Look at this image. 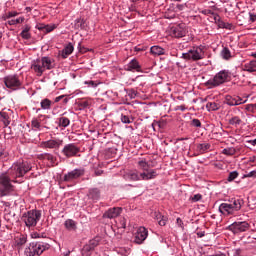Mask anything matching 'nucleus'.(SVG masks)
<instances>
[{
    "mask_svg": "<svg viewBox=\"0 0 256 256\" xmlns=\"http://www.w3.org/2000/svg\"><path fill=\"white\" fill-rule=\"evenodd\" d=\"M29 171H31V164L27 161L19 160L12 164V166L7 170V173L10 175L12 181L21 183V180L18 179H23Z\"/></svg>",
    "mask_w": 256,
    "mask_h": 256,
    "instance_id": "obj_1",
    "label": "nucleus"
},
{
    "mask_svg": "<svg viewBox=\"0 0 256 256\" xmlns=\"http://www.w3.org/2000/svg\"><path fill=\"white\" fill-rule=\"evenodd\" d=\"M55 68V60L49 56L36 59L31 64V69L36 73L37 77H41L45 71H51Z\"/></svg>",
    "mask_w": 256,
    "mask_h": 256,
    "instance_id": "obj_2",
    "label": "nucleus"
},
{
    "mask_svg": "<svg viewBox=\"0 0 256 256\" xmlns=\"http://www.w3.org/2000/svg\"><path fill=\"white\" fill-rule=\"evenodd\" d=\"M243 206V200L232 198L228 202L220 204L218 211L221 215L229 216L235 215L237 211H241V207Z\"/></svg>",
    "mask_w": 256,
    "mask_h": 256,
    "instance_id": "obj_3",
    "label": "nucleus"
},
{
    "mask_svg": "<svg viewBox=\"0 0 256 256\" xmlns=\"http://www.w3.org/2000/svg\"><path fill=\"white\" fill-rule=\"evenodd\" d=\"M157 170H150L149 172H142L139 174L137 170L126 173L125 177L129 181H151L157 177Z\"/></svg>",
    "mask_w": 256,
    "mask_h": 256,
    "instance_id": "obj_4",
    "label": "nucleus"
},
{
    "mask_svg": "<svg viewBox=\"0 0 256 256\" xmlns=\"http://www.w3.org/2000/svg\"><path fill=\"white\" fill-rule=\"evenodd\" d=\"M50 245L44 242H32L24 250L26 256H41L44 251L49 249Z\"/></svg>",
    "mask_w": 256,
    "mask_h": 256,
    "instance_id": "obj_5",
    "label": "nucleus"
},
{
    "mask_svg": "<svg viewBox=\"0 0 256 256\" xmlns=\"http://www.w3.org/2000/svg\"><path fill=\"white\" fill-rule=\"evenodd\" d=\"M231 77H233V74L229 72L228 70H222L218 72L214 79H210L206 82V85L208 87H219V85H223V83H227V81H231Z\"/></svg>",
    "mask_w": 256,
    "mask_h": 256,
    "instance_id": "obj_6",
    "label": "nucleus"
},
{
    "mask_svg": "<svg viewBox=\"0 0 256 256\" xmlns=\"http://www.w3.org/2000/svg\"><path fill=\"white\" fill-rule=\"evenodd\" d=\"M181 58L186 61H201L205 59V51L201 46H193L187 52L182 53Z\"/></svg>",
    "mask_w": 256,
    "mask_h": 256,
    "instance_id": "obj_7",
    "label": "nucleus"
},
{
    "mask_svg": "<svg viewBox=\"0 0 256 256\" xmlns=\"http://www.w3.org/2000/svg\"><path fill=\"white\" fill-rule=\"evenodd\" d=\"M13 183H15V181H13V178H11L8 172L2 173L0 175V193H2V195H9V193L15 191Z\"/></svg>",
    "mask_w": 256,
    "mask_h": 256,
    "instance_id": "obj_8",
    "label": "nucleus"
},
{
    "mask_svg": "<svg viewBox=\"0 0 256 256\" xmlns=\"http://www.w3.org/2000/svg\"><path fill=\"white\" fill-rule=\"evenodd\" d=\"M22 219L26 227H35L39 219H41V212H39L38 210H30L27 213L23 214Z\"/></svg>",
    "mask_w": 256,
    "mask_h": 256,
    "instance_id": "obj_9",
    "label": "nucleus"
},
{
    "mask_svg": "<svg viewBox=\"0 0 256 256\" xmlns=\"http://www.w3.org/2000/svg\"><path fill=\"white\" fill-rule=\"evenodd\" d=\"M4 84L7 89H11V91H18L23 87V83L19 79L17 75H8L4 77Z\"/></svg>",
    "mask_w": 256,
    "mask_h": 256,
    "instance_id": "obj_10",
    "label": "nucleus"
},
{
    "mask_svg": "<svg viewBox=\"0 0 256 256\" xmlns=\"http://www.w3.org/2000/svg\"><path fill=\"white\" fill-rule=\"evenodd\" d=\"M85 175V169L76 168L68 173H66L63 177V181L66 183H73V181L79 179V177H83Z\"/></svg>",
    "mask_w": 256,
    "mask_h": 256,
    "instance_id": "obj_11",
    "label": "nucleus"
},
{
    "mask_svg": "<svg viewBox=\"0 0 256 256\" xmlns=\"http://www.w3.org/2000/svg\"><path fill=\"white\" fill-rule=\"evenodd\" d=\"M249 224L247 221L242 222H234L229 226L230 231L234 233V235H239V233H245V231H249Z\"/></svg>",
    "mask_w": 256,
    "mask_h": 256,
    "instance_id": "obj_12",
    "label": "nucleus"
},
{
    "mask_svg": "<svg viewBox=\"0 0 256 256\" xmlns=\"http://www.w3.org/2000/svg\"><path fill=\"white\" fill-rule=\"evenodd\" d=\"M170 35L175 37V39H181L187 35V26L185 24H179L173 26L170 31Z\"/></svg>",
    "mask_w": 256,
    "mask_h": 256,
    "instance_id": "obj_13",
    "label": "nucleus"
},
{
    "mask_svg": "<svg viewBox=\"0 0 256 256\" xmlns=\"http://www.w3.org/2000/svg\"><path fill=\"white\" fill-rule=\"evenodd\" d=\"M79 151L80 149L75 143H69L63 147L62 154L64 157H67V159H70V157H75Z\"/></svg>",
    "mask_w": 256,
    "mask_h": 256,
    "instance_id": "obj_14",
    "label": "nucleus"
},
{
    "mask_svg": "<svg viewBox=\"0 0 256 256\" xmlns=\"http://www.w3.org/2000/svg\"><path fill=\"white\" fill-rule=\"evenodd\" d=\"M62 145L63 140L61 139H50L40 143L41 149H59Z\"/></svg>",
    "mask_w": 256,
    "mask_h": 256,
    "instance_id": "obj_15",
    "label": "nucleus"
},
{
    "mask_svg": "<svg viewBox=\"0 0 256 256\" xmlns=\"http://www.w3.org/2000/svg\"><path fill=\"white\" fill-rule=\"evenodd\" d=\"M149 235V231H147V228L145 227H140L137 229L136 234H135V243H137L138 245H141V243H143V241H145V239H147Z\"/></svg>",
    "mask_w": 256,
    "mask_h": 256,
    "instance_id": "obj_16",
    "label": "nucleus"
},
{
    "mask_svg": "<svg viewBox=\"0 0 256 256\" xmlns=\"http://www.w3.org/2000/svg\"><path fill=\"white\" fill-rule=\"evenodd\" d=\"M123 209L121 207L109 208L104 214L103 219H115L121 215Z\"/></svg>",
    "mask_w": 256,
    "mask_h": 256,
    "instance_id": "obj_17",
    "label": "nucleus"
},
{
    "mask_svg": "<svg viewBox=\"0 0 256 256\" xmlns=\"http://www.w3.org/2000/svg\"><path fill=\"white\" fill-rule=\"evenodd\" d=\"M225 101H226V105H229L230 107L243 105V103L247 102V100L243 101L239 96H231V95H227L225 98Z\"/></svg>",
    "mask_w": 256,
    "mask_h": 256,
    "instance_id": "obj_18",
    "label": "nucleus"
},
{
    "mask_svg": "<svg viewBox=\"0 0 256 256\" xmlns=\"http://www.w3.org/2000/svg\"><path fill=\"white\" fill-rule=\"evenodd\" d=\"M13 112L11 110L4 109L0 111V117L2 118V123L4 124V127H9L11 125V115Z\"/></svg>",
    "mask_w": 256,
    "mask_h": 256,
    "instance_id": "obj_19",
    "label": "nucleus"
},
{
    "mask_svg": "<svg viewBox=\"0 0 256 256\" xmlns=\"http://www.w3.org/2000/svg\"><path fill=\"white\" fill-rule=\"evenodd\" d=\"M87 195L88 199L99 201V199H101V190H99V188H90Z\"/></svg>",
    "mask_w": 256,
    "mask_h": 256,
    "instance_id": "obj_20",
    "label": "nucleus"
},
{
    "mask_svg": "<svg viewBox=\"0 0 256 256\" xmlns=\"http://www.w3.org/2000/svg\"><path fill=\"white\" fill-rule=\"evenodd\" d=\"M126 71H141V65H139V61L136 59L131 60L126 66H125Z\"/></svg>",
    "mask_w": 256,
    "mask_h": 256,
    "instance_id": "obj_21",
    "label": "nucleus"
},
{
    "mask_svg": "<svg viewBox=\"0 0 256 256\" xmlns=\"http://www.w3.org/2000/svg\"><path fill=\"white\" fill-rule=\"evenodd\" d=\"M220 57L224 61H231V59H233V53H231V50H229L227 47H224L220 52Z\"/></svg>",
    "mask_w": 256,
    "mask_h": 256,
    "instance_id": "obj_22",
    "label": "nucleus"
},
{
    "mask_svg": "<svg viewBox=\"0 0 256 256\" xmlns=\"http://www.w3.org/2000/svg\"><path fill=\"white\" fill-rule=\"evenodd\" d=\"M64 227L67 231H77V221L73 219H67L64 222Z\"/></svg>",
    "mask_w": 256,
    "mask_h": 256,
    "instance_id": "obj_23",
    "label": "nucleus"
},
{
    "mask_svg": "<svg viewBox=\"0 0 256 256\" xmlns=\"http://www.w3.org/2000/svg\"><path fill=\"white\" fill-rule=\"evenodd\" d=\"M243 71H247L248 73H255L256 72V60H252V61L244 64Z\"/></svg>",
    "mask_w": 256,
    "mask_h": 256,
    "instance_id": "obj_24",
    "label": "nucleus"
},
{
    "mask_svg": "<svg viewBox=\"0 0 256 256\" xmlns=\"http://www.w3.org/2000/svg\"><path fill=\"white\" fill-rule=\"evenodd\" d=\"M138 167L143 171V173H149L152 169H149L151 166L149 165V162L147 160L142 159L138 161Z\"/></svg>",
    "mask_w": 256,
    "mask_h": 256,
    "instance_id": "obj_25",
    "label": "nucleus"
},
{
    "mask_svg": "<svg viewBox=\"0 0 256 256\" xmlns=\"http://www.w3.org/2000/svg\"><path fill=\"white\" fill-rule=\"evenodd\" d=\"M74 47L72 44H68L65 46V48L60 52V55L63 59H67L68 55H71L73 53Z\"/></svg>",
    "mask_w": 256,
    "mask_h": 256,
    "instance_id": "obj_26",
    "label": "nucleus"
},
{
    "mask_svg": "<svg viewBox=\"0 0 256 256\" xmlns=\"http://www.w3.org/2000/svg\"><path fill=\"white\" fill-rule=\"evenodd\" d=\"M150 53L155 56L165 55V48H162L161 46H152L150 48Z\"/></svg>",
    "mask_w": 256,
    "mask_h": 256,
    "instance_id": "obj_27",
    "label": "nucleus"
},
{
    "mask_svg": "<svg viewBox=\"0 0 256 256\" xmlns=\"http://www.w3.org/2000/svg\"><path fill=\"white\" fill-rule=\"evenodd\" d=\"M31 26H29L28 24H26L23 28V30L20 33V36L22 37V39H30L31 38Z\"/></svg>",
    "mask_w": 256,
    "mask_h": 256,
    "instance_id": "obj_28",
    "label": "nucleus"
},
{
    "mask_svg": "<svg viewBox=\"0 0 256 256\" xmlns=\"http://www.w3.org/2000/svg\"><path fill=\"white\" fill-rule=\"evenodd\" d=\"M41 119L33 118L31 120V129L32 131H41Z\"/></svg>",
    "mask_w": 256,
    "mask_h": 256,
    "instance_id": "obj_29",
    "label": "nucleus"
},
{
    "mask_svg": "<svg viewBox=\"0 0 256 256\" xmlns=\"http://www.w3.org/2000/svg\"><path fill=\"white\" fill-rule=\"evenodd\" d=\"M52 105H53V101L49 100L48 98H45L40 102L41 109H43L44 111H49Z\"/></svg>",
    "mask_w": 256,
    "mask_h": 256,
    "instance_id": "obj_30",
    "label": "nucleus"
},
{
    "mask_svg": "<svg viewBox=\"0 0 256 256\" xmlns=\"http://www.w3.org/2000/svg\"><path fill=\"white\" fill-rule=\"evenodd\" d=\"M206 109L209 112H211V111H219V109H221V104H219V102H208L206 104Z\"/></svg>",
    "mask_w": 256,
    "mask_h": 256,
    "instance_id": "obj_31",
    "label": "nucleus"
},
{
    "mask_svg": "<svg viewBox=\"0 0 256 256\" xmlns=\"http://www.w3.org/2000/svg\"><path fill=\"white\" fill-rule=\"evenodd\" d=\"M229 125H232L233 127H239L241 123H243V120L239 116H232L229 121Z\"/></svg>",
    "mask_w": 256,
    "mask_h": 256,
    "instance_id": "obj_32",
    "label": "nucleus"
},
{
    "mask_svg": "<svg viewBox=\"0 0 256 256\" xmlns=\"http://www.w3.org/2000/svg\"><path fill=\"white\" fill-rule=\"evenodd\" d=\"M42 159L45 161H49L50 165H55L56 158L53 156V154L50 153H44L42 154Z\"/></svg>",
    "mask_w": 256,
    "mask_h": 256,
    "instance_id": "obj_33",
    "label": "nucleus"
},
{
    "mask_svg": "<svg viewBox=\"0 0 256 256\" xmlns=\"http://www.w3.org/2000/svg\"><path fill=\"white\" fill-rule=\"evenodd\" d=\"M116 227H118V229H126L127 219L125 217L119 218L118 221L116 222Z\"/></svg>",
    "mask_w": 256,
    "mask_h": 256,
    "instance_id": "obj_34",
    "label": "nucleus"
},
{
    "mask_svg": "<svg viewBox=\"0 0 256 256\" xmlns=\"http://www.w3.org/2000/svg\"><path fill=\"white\" fill-rule=\"evenodd\" d=\"M69 125H71V120H69V118L67 117H60L59 118V127H69Z\"/></svg>",
    "mask_w": 256,
    "mask_h": 256,
    "instance_id": "obj_35",
    "label": "nucleus"
},
{
    "mask_svg": "<svg viewBox=\"0 0 256 256\" xmlns=\"http://www.w3.org/2000/svg\"><path fill=\"white\" fill-rule=\"evenodd\" d=\"M94 250H95V248H92L90 244H86V245H84V247L82 249V255L89 256V255H91V252H93Z\"/></svg>",
    "mask_w": 256,
    "mask_h": 256,
    "instance_id": "obj_36",
    "label": "nucleus"
},
{
    "mask_svg": "<svg viewBox=\"0 0 256 256\" xmlns=\"http://www.w3.org/2000/svg\"><path fill=\"white\" fill-rule=\"evenodd\" d=\"M19 15V12L17 11H10L2 16V21H7V19H11L13 17H17Z\"/></svg>",
    "mask_w": 256,
    "mask_h": 256,
    "instance_id": "obj_37",
    "label": "nucleus"
},
{
    "mask_svg": "<svg viewBox=\"0 0 256 256\" xmlns=\"http://www.w3.org/2000/svg\"><path fill=\"white\" fill-rule=\"evenodd\" d=\"M222 153H223V155L232 156L237 153V149H235L234 147L224 148L222 150Z\"/></svg>",
    "mask_w": 256,
    "mask_h": 256,
    "instance_id": "obj_38",
    "label": "nucleus"
},
{
    "mask_svg": "<svg viewBox=\"0 0 256 256\" xmlns=\"http://www.w3.org/2000/svg\"><path fill=\"white\" fill-rule=\"evenodd\" d=\"M25 21V17L20 16L17 19H12L8 21V25H19Z\"/></svg>",
    "mask_w": 256,
    "mask_h": 256,
    "instance_id": "obj_39",
    "label": "nucleus"
},
{
    "mask_svg": "<svg viewBox=\"0 0 256 256\" xmlns=\"http://www.w3.org/2000/svg\"><path fill=\"white\" fill-rule=\"evenodd\" d=\"M211 145L209 143L198 144L197 149L200 153H205V151L209 150Z\"/></svg>",
    "mask_w": 256,
    "mask_h": 256,
    "instance_id": "obj_40",
    "label": "nucleus"
},
{
    "mask_svg": "<svg viewBox=\"0 0 256 256\" xmlns=\"http://www.w3.org/2000/svg\"><path fill=\"white\" fill-rule=\"evenodd\" d=\"M25 243H27V236L25 235H20V237L16 239V245H18V247L25 245Z\"/></svg>",
    "mask_w": 256,
    "mask_h": 256,
    "instance_id": "obj_41",
    "label": "nucleus"
},
{
    "mask_svg": "<svg viewBox=\"0 0 256 256\" xmlns=\"http://www.w3.org/2000/svg\"><path fill=\"white\" fill-rule=\"evenodd\" d=\"M7 157H9V152H7L5 148L0 147V163L3 162V160L6 159Z\"/></svg>",
    "mask_w": 256,
    "mask_h": 256,
    "instance_id": "obj_42",
    "label": "nucleus"
},
{
    "mask_svg": "<svg viewBox=\"0 0 256 256\" xmlns=\"http://www.w3.org/2000/svg\"><path fill=\"white\" fill-rule=\"evenodd\" d=\"M237 177H239V172L237 171H232L229 173L227 181L229 183H231V181H235V179H237Z\"/></svg>",
    "mask_w": 256,
    "mask_h": 256,
    "instance_id": "obj_43",
    "label": "nucleus"
},
{
    "mask_svg": "<svg viewBox=\"0 0 256 256\" xmlns=\"http://www.w3.org/2000/svg\"><path fill=\"white\" fill-rule=\"evenodd\" d=\"M121 121L125 124H131L133 123V118L129 117L128 115L122 114L121 115Z\"/></svg>",
    "mask_w": 256,
    "mask_h": 256,
    "instance_id": "obj_44",
    "label": "nucleus"
},
{
    "mask_svg": "<svg viewBox=\"0 0 256 256\" xmlns=\"http://www.w3.org/2000/svg\"><path fill=\"white\" fill-rule=\"evenodd\" d=\"M84 85H87L88 87H91L92 89L97 88V86L99 85V83L93 81V80H88L84 82Z\"/></svg>",
    "mask_w": 256,
    "mask_h": 256,
    "instance_id": "obj_45",
    "label": "nucleus"
},
{
    "mask_svg": "<svg viewBox=\"0 0 256 256\" xmlns=\"http://www.w3.org/2000/svg\"><path fill=\"white\" fill-rule=\"evenodd\" d=\"M217 25L220 29H229V27L231 26V24H227L221 19L217 22Z\"/></svg>",
    "mask_w": 256,
    "mask_h": 256,
    "instance_id": "obj_46",
    "label": "nucleus"
},
{
    "mask_svg": "<svg viewBox=\"0 0 256 256\" xmlns=\"http://www.w3.org/2000/svg\"><path fill=\"white\" fill-rule=\"evenodd\" d=\"M201 199H203V195L201 194H195L194 196L190 197V201H192V203H197L198 201H201Z\"/></svg>",
    "mask_w": 256,
    "mask_h": 256,
    "instance_id": "obj_47",
    "label": "nucleus"
},
{
    "mask_svg": "<svg viewBox=\"0 0 256 256\" xmlns=\"http://www.w3.org/2000/svg\"><path fill=\"white\" fill-rule=\"evenodd\" d=\"M210 15H212L211 19H213L214 23H217L221 20V16H219V14H217L215 12L210 11Z\"/></svg>",
    "mask_w": 256,
    "mask_h": 256,
    "instance_id": "obj_48",
    "label": "nucleus"
},
{
    "mask_svg": "<svg viewBox=\"0 0 256 256\" xmlns=\"http://www.w3.org/2000/svg\"><path fill=\"white\" fill-rule=\"evenodd\" d=\"M232 255L233 256H245V255H243V250L240 248L232 250Z\"/></svg>",
    "mask_w": 256,
    "mask_h": 256,
    "instance_id": "obj_49",
    "label": "nucleus"
},
{
    "mask_svg": "<svg viewBox=\"0 0 256 256\" xmlns=\"http://www.w3.org/2000/svg\"><path fill=\"white\" fill-rule=\"evenodd\" d=\"M191 126L192 127H201V120L195 118L191 121Z\"/></svg>",
    "mask_w": 256,
    "mask_h": 256,
    "instance_id": "obj_50",
    "label": "nucleus"
},
{
    "mask_svg": "<svg viewBox=\"0 0 256 256\" xmlns=\"http://www.w3.org/2000/svg\"><path fill=\"white\" fill-rule=\"evenodd\" d=\"M88 245H90V247H91L92 249H95V247H97V245H99V241H97V240H95V239L90 240L89 243H88Z\"/></svg>",
    "mask_w": 256,
    "mask_h": 256,
    "instance_id": "obj_51",
    "label": "nucleus"
},
{
    "mask_svg": "<svg viewBox=\"0 0 256 256\" xmlns=\"http://www.w3.org/2000/svg\"><path fill=\"white\" fill-rule=\"evenodd\" d=\"M55 24L53 25H46L45 31L46 33H51V31L55 30Z\"/></svg>",
    "mask_w": 256,
    "mask_h": 256,
    "instance_id": "obj_52",
    "label": "nucleus"
},
{
    "mask_svg": "<svg viewBox=\"0 0 256 256\" xmlns=\"http://www.w3.org/2000/svg\"><path fill=\"white\" fill-rule=\"evenodd\" d=\"M158 224L160 225V227H165V225H167V218L163 216L162 219L159 220Z\"/></svg>",
    "mask_w": 256,
    "mask_h": 256,
    "instance_id": "obj_53",
    "label": "nucleus"
},
{
    "mask_svg": "<svg viewBox=\"0 0 256 256\" xmlns=\"http://www.w3.org/2000/svg\"><path fill=\"white\" fill-rule=\"evenodd\" d=\"M128 95L131 99H135V97H137V92L135 90H130Z\"/></svg>",
    "mask_w": 256,
    "mask_h": 256,
    "instance_id": "obj_54",
    "label": "nucleus"
},
{
    "mask_svg": "<svg viewBox=\"0 0 256 256\" xmlns=\"http://www.w3.org/2000/svg\"><path fill=\"white\" fill-rule=\"evenodd\" d=\"M245 177H253L256 178V170H252L250 172H248Z\"/></svg>",
    "mask_w": 256,
    "mask_h": 256,
    "instance_id": "obj_55",
    "label": "nucleus"
},
{
    "mask_svg": "<svg viewBox=\"0 0 256 256\" xmlns=\"http://www.w3.org/2000/svg\"><path fill=\"white\" fill-rule=\"evenodd\" d=\"M249 19H250V21H252V23H255V21H256V15L253 14V13H250V14H249Z\"/></svg>",
    "mask_w": 256,
    "mask_h": 256,
    "instance_id": "obj_56",
    "label": "nucleus"
},
{
    "mask_svg": "<svg viewBox=\"0 0 256 256\" xmlns=\"http://www.w3.org/2000/svg\"><path fill=\"white\" fill-rule=\"evenodd\" d=\"M46 28V25L45 24H38L36 25V29H38L39 31H43V29Z\"/></svg>",
    "mask_w": 256,
    "mask_h": 256,
    "instance_id": "obj_57",
    "label": "nucleus"
},
{
    "mask_svg": "<svg viewBox=\"0 0 256 256\" xmlns=\"http://www.w3.org/2000/svg\"><path fill=\"white\" fill-rule=\"evenodd\" d=\"M176 9H178V11H183V9H185V4H177Z\"/></svg>",
    "mask_w": 256,
    "mask_h": 256,
    "instance_id": "obj_58",
    "label": "nucleus"
},
{
    "mask_svg": "<svg viewBox=\"0 0 256 256\" xmlns=\"http://www.w3.org/2000/svg\"><path fill=\"white\" fill-rule=\"evenodd\" d=\"M176 223L179 227H183V220H181V218H177Z\"/></svg>",
    "mask_w": 256,
    "mask_h": 256,
    "instance_id": "obj_59",
    "label": "nucleus"
},
{
    "mask_svg": "<svg viewBox=\"0 0 256 256\" xmlns=\"http://www.w3.org/2000/svg\"><path fill=\"white\" fill-rule=\"evenodd\" d=\"M95 175H96V177L103 175V170H96Z\"/></svg>",
    "mask_w": 256,
    "mask_h": 256,
    "instance_id": "obj_60",
    "label": "nucleus"
},
{
    "mask_svg": "<svg viewBox=\"0 0 256 256\" xmlns=\"http://www.w3.org/2000/svg\"><path fill=\"white\" fill-rule=\"evenodd\" d=\"M247 143H249L250 145H253V147H255V145H256V138L254 140H248Z\"/></svg>",
    "mask_w": 256,
    "mask_h": 256,
    "instance_id": "obj_61",
    "label": "nucleus"
},
{
    "mask_svg": "<svg viewBox=\"0 0 256 256\" xmlns=\"http://www.w3.org/2000/svg\"><path fill=\"white\" fill-rule=\"evenodd\" d=\"M177 109H179L180 111H185V109H187L185 106L181 105L178 106Z\"/></svg>",
    "mask_w": 256,
    "mask_h": 256,
    "instance_id": "obj_62",
    "label": "nucleus"
},
{
    "mask_svg": "<svg viewBox=\"0 0 256 256\" xmlns=\"http://www.w3.org/2000/svg\"><path fill=\"white\" fill-rule=\"evenodd\" d=\"M197 235L198 237H205V232H198Z\"/></svg>",
    "mask_w": 256,
    "mask_h": 256,
    "instance_id": "obj_63",
    "label": "nucleus"
},
{
    "mask_svg": "<svg viewBox=\"0 0 256 256\" xmlns=\"http://www.w3.org/2000/svg\"><path fill=\"white\" fill-rule=\"evenodd\" d=\"M250 57H254V59H256V52H252V53L250 54Z\"/></svg>",
    "mask_w": 256,
    "mask_h": 256,
    "instance_id": "obj_64",
    "label": "nucleus"
}]
</instances>
